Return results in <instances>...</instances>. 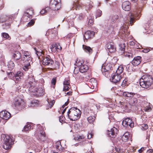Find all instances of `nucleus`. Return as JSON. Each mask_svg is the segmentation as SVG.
Returning a JSON list of instances; mask_svg holds the SVG:
<instances>
[{
	"instance_id": "f257e3e1",
	"label": "nucleus",
	"mask_w": 153,
	"mask_h": 153,
	"mask_svg": "<svg viewBox=\"0 0 153 153\" xmlns=\"http://www.w3.org/2000/svg\"><path fill=\"white\" fill-rule=\"evenodd\" d=\"M81 111L76 107H72L67 112V116L71 121H75L79 118Z\"/></svg>"
},
{
	"instance_id": "f03ea898",
	"label": "nucleus",
	"mask_w": 153,
	"mask_h": 153,
	"mask_svg": "<svg viewBox=\"0 0 153 153\" xmlns=\"http://www.w3.org/2000/svg\"><path fill=\"white\" fill-rule=\"evenodd\" d=\"M153 82L152 77L149 75H144L140 80V86L143 88H147L152 84Z\"/></svg>"
},
{
	"instance_id": "7ed1b4c3",
	"label": "nucleus",
	"mask_w": 153,
	"mask_h": 153,
	"mask_svg": "<svg viewBox=\"0 0 153 153\" xmlns=\"http://www.w3.org/2000/svg\"><path fill=\"white\" fill-rule=\"evenodd\" d=\"M36 82L35 81V79L33 76H29L25 81L23 85L25 88H28L30 92L33 91V89L35 88Z\"/></svg>"
},
{
	"instance_id": "20e7f679",
	"label": "nucleus",
	"mask_w": 153,
	"mask_h": 153,
	"mask_svg": "<svg viewBox=\"0 0 153 153\" xmlns=\"http://www.w3.org/2000/svg\"><path fill=\"white\" fill-rule=\"evenodd\" d=\"M3 148L6 150L10 149L12 146L14 144V140L11 135H5L4 140Z\"/></svg>"
},
{
	"instance_id": "39448f33",
	"label": "nucleus",
	"mask_w": 153,
	"mask_h": 153,
	"mask_svg": "<svg viewBox=\"0 0 153 153\" xmlns=\"http://www.w3.org/2000/svg\"><path fill=\"white\" fill-rule=\"evenodd\" d=\"M31 92L34 93L33 95L40 97L44 94L45 90L42 85L39 86L38 87L36 86Z\"/></svg>"
},
{
	"instance_id": "423d86ee",
	"label": "nucleus",
	"mask_w": 153,
	"mask_h": 153,
	"mask_svg": "<svg viewBox=\"0 0 153 153\" xmlns=\"http://www.w3.org/2000/svg\"><path fill=\"white\" fill-rule=\"evenodd\" d=\"M25 104L24 101L23 99L19 97H16L14 100V105L16 109H19L20 107L23 106Z\"/></svg>"
},
{
	"instance_id": "0eeeda50",
	"label": "nucleus",
	"mask_w": 153,
	"mask_h": 153,
	"mask_svg": "<svg viewBox=\"0 0 153 153\" xmlns=\"http://www.w3.org/2000/svg\"><path fill=\"white\" fill-rule=\"evenodd\" d=\"M51 8L54 10H58L61 7L60 0H51Z\"/></svg>"
},
{
	"instance_id": "6e6552de",
	"label": "nucleus",
	"mask_w": 153,
	"mask_h": 153,
	"mask_svg": "<svg viewBox=\"0 0 153 153\" xmlns=\"http://www.w3.org/2000/svg\"><path fill=\"white\" fill-rule=\"evenodd\" d=\"M42 60V64L45 65L51 66L54 63L53 61L49 56H44Z\"/></svg>"
},
{
	"instance_id": "1a4fd4ad",
	"label": "nucleus",
	"mask_w": 153,
	"mask_h": 153,
	"mask_svg": "<svg viewBox=\"0 0 153 153\" xmlns=\"http://www.w3.org/2000/svg\"><path fill=\"white\" fill-rule=\"evenodd\" d=\"M122 124L126 128L130 127L132 128L134 126V123L131 119L129 118H125L123 121Z\"/></svg>"
},
{
	"instance_id": "9d476101",
	"label": "nucleus",
	"mask_w": 153,
	"mask_h": 153,
	"mask_svg": "<svg viewBox=\"0 0 153 153\" xmlns=\"http://www.w3.org/2000/svg\"><path fill=\"white\" fill-rule=\"evenodd\" d=\"M106 48L111 53H114L116 51V48L114 45L113 42H109L106 44L105 45Z\"/></svg>"
},
{
	"instance_id": "9b49d317",
	"label": "nucleus",
	"mask_w": 153,
	"mask_h": 153,
	"mask_svg": "<svg viewBox=\"0 0 153 153\" xmlns=\"http://www.w3.org/2000/svg\"><path fill=\"white\" fill-rule=\"evenodd\" d=\"M10 117V114L7 111H2L0 112V117L3 119L7 120Z\"/></svg>"
},
{
	"instance_id": "f8f14e48",
	"label": "nucleus",
	"mask_w": 153,
	"mask_h": 153,
	"mask_svg": "<svg viewBox=\"0 0 153 153\" xmlns=\"http://www.w3.org/2000/svg\"><path fill=\"white\" fill-rule=\"evenodd\" d=\"M121 79L120 75L116 74L113 75L110 79L111 81L113 83L116 84L119 83Z\"/></svg>"
},
{
	"instance_id": "ddd939ff",
	"label": "nucleus",
	"mask_w": 153,
	"mask_h": 153,
	"mask_svg": "<svg viewBox=\"0 0 153 153\" xmlns=\"http://www.w3.org/2000/svg\"><path fill=\"white\" fill-rule=\"evenodd\" d=\"M117 131V128L114 127L111 128L110 131L108 130L107 131V134L109 137L111 138H114L116 136V132Z\"/></svg>"
},
{
	"instance_id": "4468645a",
	"label": "nucleus",
	"mask_w": 153,
	"mask_h": 153,
	"mask_svg": "<svg viewBox=\"0 0 153 153\" xmlns=\"http://www.w3.org/2000/svg\"><path fill=\"white\" fill-rule=\"evenodd\" d=\"M37 133L38 137L37 138L38 140L40 141H44L46 139V135L44 131L41 130Z\"/></svg>"
},
{
	"instance_id": "2eb2a0df",
	"label": "nucleus",
	"mask_w": 153,
	"mask_h": 153,
	"mask_svg": "<svg viewBox=\"0 0 153 153\" xmlns=\"http://www.w3.org/2000/svg\"><path fill=\"white\" fill-rule=\"evenodd\" d=\"M94 34V32L92 31H87L85 33L84 37L86 40H87L88 39L93 38Z\"/></svg>"
},
{
	"instance_id": "dca6fc26",
	"label": "nucleus",
	"mask_w": 153,
	"mask_h": 153,
	"mask_svg": "<svg viewBox=\"0 0 153 153\" xmlns=\"http://www.w3.org/2000/svg\"><path fill=\"white\" fill-rule=\"evenodd\" d=\"M34 49L35 51L37 56H38L39 59H42L45 56L44 55V53L41 49H38L36 48H34Z\"/></svg>"
},
{
	"instance_id": "f3484780",
	"label": "nucleus",
	"mask_w": 153,
	"mask_h": 153,
	"mask_svg": "<svg viewBox=\"0 0 153 153\" xmlns=\"http://www.w3.org/2000/svg\"><path fill=\"white\" fill-rule=\"evenodd\" d=\"M141 57L140 56L135 57L131 61L132 64L134 66H137L141 62Z\"/></svg>"
},
{
	"instance_id": "a211bd4d",
	"label": "nucleus",
	"mask_w": 153,
	"mask_h": 153,
	"mask_svg": "<svg viewBox=\"0 0 153 153\" xmlns=\"http://www.w3.org/2000/svg\"><path fill=\"white\" fill-rule=\"evenodd\" d=\"M130 3L128 1L124 2L122 4L123 9L126 11H129L130 10Z\"/></svg>"
},
{
	"instance_id": "6ab92c4d",
	"label": "nucleus",
	"mask_w": 153,
	"mask_h": 153,
	"mask_svg": "<svg viewBox=\"0 0 153 153\" xmlns=\"http://www.w3.org/2000/svg\"><path fill=\"white\" fill-rule=\"evenodd\" d=\"M34 10L32 8L27 9L26 12H25L24 15L29 18H31L32 15L33 14Z\"/></svg>"
},
{
	"instance_id": "aec40b11",
	"label": "nucleus",
	"mask_w": 153,
	"mask_h": 153,
	"mask_svg": "<svg viewBox=\"0 0 153 153\" xmlns=\"http://www.w3.org/2000/svg\"><path fill=\"white\" fill-rule=\"evenodd\" d=\"M51 49L52 50H53V51H61L62 48L59 44L54 43L52 45Z\"/></svg>"
},
{
	"instance_id": "412c9836",
	"label": "nucleus",
	"mask_w": 153,
	"mask_h": 153,
	"mask_svg": "<svg viewBox=\"0 0 153 153\" xmlns=\"http://www.w3.org/2000/svg\"><path fill=\"white\" fill-rule=\"evenodd\" d=\"M136 95H137L136 93L127 91L124 92L123 94V97H133Z\"/></svg>"
},
{
	"instance_id": "4be33fe9",
	"label": "nucleus",
	"mask_w": 153,
	"mask_h": 153,
	"mask_svg": "<svg viewBox=\"0 0 153 153\" xmlns=\"http://www.w3.org/2000/svg\"><path fill=\"white\" fill-rule=\"evenodd\" d=\"M13 57L15 60L19 59L22 57L21 53L18 51H14L13 55Z\"/></svg>"
},
{
	"instance_id": "5701e85b",
	"label": "nucleus",
	"mask_w": 153,
	"mask_h": 153,
	"mask_svg": "<svg viewBox=\"0 0 153 153\" xmlns=\"http://www.w3.org/2000/svg\"><path fill=\"white\" fill-rule=\"evenodd\" d=\"M49 31L51 32L50 36L53 39L54 38L56 37L57 35V32L56 29L55 28L49 29Z\"/></svg>"
},
{
	"instance_id": "b1692460",
	"label": "nucleus",
	"mask_w": 153,
	"mask_h": 153,
	"mask_svg": "<svg viewBox=\"0 0 153 153\" xmlns=\"http://www.w3.org/2000/svg\"><path fill=\"white\" fill-rule=\"evenodd\" d=\"M51 10V8L48 6L43 8L40 11V14L42 15H46L47 13Z\"/></svg>"
},
{
	"instance_id": "393cba45",
	"label": "nucleus",
	"mask_w": 153,
	"mask_h": 153,
	"mask_svg": "<svg viewBox=\"0 0 153 153\" xmlns=\"http://www.w3.org/2000/svg\"><path fill=\"white\" fill-rule=\"evenodd\" d=\"M88 69V67L87 65H84L81 66L79 68V70L80 72L85 73Z\"/></svg>"
},
{
	"instance_id": "a878e982",
	"label": "nucleus",
	"mask_w": 153,
	"mask_h": 153,
	"mask_svg": "<svg viewBox=\"0 0 153 153\" xmlns=\"http://www.w3.org/2000/svg\"><path fill=\"white\" fill-rule=\"evenodd\" d=\"M32 58L31 56H29L28 57H22L21 60L23 62V63L30 62V63L32 60Z\"/></svg>"
},
{
	"instance_id": "bb28decb",
	"label": "nucleus",
	"mask_w": 153,
	"mask_h": 153,
	"mask_svg": "<svg viewBox=\"0 0 153 153\" xmlns=\"http://www.w3.org/2000/svg\"><path fill=\"white\" fill-rule=\"evenodd\" d=\"M129 135L128 132H126L121 137L122 140L125 142H127L128 140Z\"/></svg>"
},
{
	"instance_id": "cd10ccee",
	"label": "nucleus",
	"mask_w": 153,
	"mask_h": 153,
	"mask_svg": "<svg viewBox=\"0 0 153 153\" xmlns=\"http://www.w3.org/2000/svg\"><path fill=\"white\" fill-rule=\"evenodd\" d=\"M23 74L20 71L18 72L15 75V77L17 81L20 80L21 78L23 77Z\"/></svg>"
},
{
	"instance_id": "c85d7f7f",
	"label": "nucleus",
	"mask_w": 153,
	"mask_h": 153,
	"mask_svg": "<svg viewBox=\"0 0 153 153\" xmlns=\"http://www.w3.org/2000/svg\"><path fill=\"white\" fill-rule=\"evenodd\" d=\"M112 67L111 65H107L105 66L104 68H102V71L104 72H108L111 69Z\"/></svg>"
},
{
	"instance_id": "c756f323",
	"label": "nucleus",
	"mask_w": 153,
	"mask_h": 153,
	"mask_svg": "<svg viewBox=\"0 0 153 153\" xmlns=\"http://www.w3.org/2000/svg\"><path fill=\"white\" fill-rule=\"evenodd\" d=\"M130 104L132 105H136L137 104V99L135 97L131 98L129 100Z\"/></svg>"
},
{
	"instance_id": "7c9ffc66",
	"label": "nucleus",
	"mask_w": 153,
	"mask_h": 153,
	"mask_svg": "<svg viewBox=\"0 0 153 153\" xmlns=\"http://www.w3.org/2000/svg\"><path fill=\"white\" fill-rule=\"evenodd\" d=\"M82 48L84 51L86 52L91 53L92 52V49L89 46L83 45Z\"/></svg>"
},
{
	"instance_id": "2f4dec72",
	"label": "nucleus",
	"mask_w": 153,
	"mask_h": 153,
	"mask_svg": "<svg viewBox=\"0 0 153 153\" xmlns=\"http://www.w3.org/2000/svg\"><path fill=\"white\" fill-rule=\"evenodd\" d=\"M119 46V50L120 51V53L121 54L123 53L125 50V45L124 43H122L120 44Z\"/></svg>"
},
{
	"instance_id": "473e14b6",
	"label": "nucleus",
	"mask_w": 153,
	"mask_h": 153,
	"mask_svg": "<svg viewBox=\"0 0 153 153\" xmlns=\"http://www.w3.org/2000/svg\"><path fill=\"white\" fill-rule=\"evenodd\" d=\"M135 17L133 13H131L129 18V24L131 25H132L135 22Z\"/></svg>"
},
{
	"instance_id": "72a5a7b5",
	"label": "nucleus",
	"mask_w": 153,
	"mask_h": 153,
	"mask_svg": "<svg viewBox=\"0 0 153 153\" xmlns=\"http://www.w3.org/2000/svg\"><path fill=\"white\" fill-rule=\"evenodd\" d=\"M31 124L30 123H28L24 127L22 131H30L31 129Z\"/></svg>"
},
{
	"instance_id": "f704fd0d",
	"label": "nucleus",
	"mask_w": 153,
	"mask_h": 153,
	"mask_svg": "<svg viewBox=\"0 0 153 153\" xmlns=\"http://www.w3.org/2000/svg\"><path fill=\"white\" fill-rule=\"evenodd\" d=\"M7 66L9 70H11L14 68L15 65L13 61L10 60L8 62Z\"/></svg>"
},
{
	"instance_id": "c9c22d12",
	"label": "nucleus",
	"mask_w": 153,
	"mask_h": 153,
	"mask_svg": "<svg viewBox=\"0 0 153 153\" xmlns=\"http://www.w3.org/2000/svg\"><path fill=\"white\" fill-rule=\"evenodd\" d=\"M55 148L57 149L60 151L62 150V146L61 144V142L60 141H58L55 143Z\"/></svg>"
},
{
	"instance_id": "e433bc0d",
	"label": "nucleus",
	"mask_w": 153,
	"mask_h": 153,
	"mask_svg": "<svg viewBox=\"0 0 153 153\" xmlns=\"http://www.w3.org/2000/svg\"><path fill=\"white\" fill-rule=\"evenodd\" d=\"M84 61L82 59H77L76 61V65L78 66H80L84 63Z\"/></svg>"
},
{
	"instance_id": "4c0bfd02",
	"label": "nucleus",
	"mask_w": 153,
	"mask_h": 153,
	"mask_svg": "<svg viewBox=\"0 0 153 153\" xmlns=\"http://www.w3.org/2000/svg\"><path fill=\"white\" fill-rule=\"evenodd\" d=\"M124 68L123 66L122 65H120L117 68V71H116V74L120 75L121 74L123 71Z\"/></svg>"
},
{
	"instance_id": "58836bf2",
	"label": "nucleus",
	"mask_w": 153,
	"mask_h": 153,
	"mask_svg": "<svg viewBox=\"0 0 153 153\" xmlns=\"http://www.w3.org/2000/svg\"><path fill=\"white\" fill-rule=\"evenodd\" d=\"M24 63V66L23 68V69L25 71H27L28 70V69L30 68V63Z\"/></svg>"
},
{
	"instance_id": "ea45409f",
	"label": "nucleus",
	"mask_w": 153,
	"mask_h": 153,
	"mask_svg": "<svg viewBox=\"0 0 153 153\" xmlns=\"http://www.w3.org/2000/svg\"><path fill=\"white\" fill-rule=\"evenodd\" d=\"M112 151L115 153L116 152L119 153H122L123 152V150L119 148L115 147L112 150Z\"/></svg>"
},
{
	"instance_id": "a19ab883",
	"label": "nucleus",
	"mask_w": 153,
	"mask_h": 153,
	"mask_svg": "<svg viewBox=\"0 0 153 153\" xmlns=\"http://www.w3.org/2000/svg\"><path fill=\"white\" fill-rule=\"evenodd\" d=\"M95 119V117L94 116H90L87 118L88 120L90 123H92Z\"/></svg>"
},
{
	"instance_id": "79ce46f5",
	"label": "nucleus",
	"mask_w": 153,
	"mask_h": 153,
	"mask_svg": "<svg viewBox=\"0 0 153 153\" xmlns=\"http://www.w3.org/2000/svg\"><path fill=\"white\" fill-rule=\"evenodd\" d=\"M119 17L117 15L115 14L112 16L111 19V21L113 23L117 21Z\"/></svg>"
},
{
	"instance_id": "37998d69",
	"label": "nucleus",
	"mask_w": 153,
	"mask_h": 153,
	"mask_svg": "<svg viewBox=\"0 0 153 153\" xmlns=\"http://www.w3.org/2000/svg\"><path fill=\"white\" fill-rule=\"evenodd\" d=\"M6 72H7L8 76L11 79H12L15 76V74L13 72H9L7 71H6Z\"/></svg>"
},
{
	"instance_id": "c03bdc74",
	"label": "nucleus",
	"mask_w": 153,
	"mask_h": 153,
	"mask_svg": "<svg viewBox=\"0 0 153 153\" xmlns=\"http://www.w3.org/2000/svg\"><path fill=\"white\" fill-rule=\"evenodd\" d=\"M76 140H78V141H82L84 138V135H78L77 137H75Z\"/></svg>"
},
{
	"instance_id": "a18cd8bd",
	"label": "nucleus",
	"mask_w": 153,
	"mask_h": 153,
	"mask_svg": "<svg viewBox=\"0 0 153 153\" xmlns=\"http://www.w3.org/2000/svg\"><path fill=\"white\" fill-rule=\"evenodd\" d=\"M148 128V126L147 124H143L141 126V128L143 130H146Z\"/></svg>"
},
{
	"instance_id": "49530a36",
	"label": "nucleus",
	"mask_w": 153,
	"mask_h": 153,
	"mask_svg": "<svg viewBox=\"0 0 153 153\" xmlns=\"http://www.w3.org/2000/svg\"><path fill=\"white\" fill-rule=\"evenodd\" d=\"M23 57H28L31 56L30 53L27 51H24L23 52Z\"/></svg>"
},
{
	"instance_id": "de8ad7c7",
	"label": "nucleus",
	"mask_w": 153,
	"mask_h": 153,
	"mask_svg": "<svg viewBox=\"0 0 153 153\" xmlns=\"http://www.w3.org/2000/svg\"><path fill=\"white\" fill-rule=\"evenodd\" d=\"M35 23V20L33 19H31V21L28 23L27 25V26L28 27H30L33 25Z\"/></svg>"
},
{
	"instance_id": "09e8293b",
	"label": "nucleus",
	"mask_w": 153,
	"mask_h": 153,
	"mask_svg": "<svg viewBox=\"0 0 153 153\" xmlns=\"http://www.w3.org/2000/svg\"><path fill=\"white\" fill-rule=\"evenodd\" d=\"M39 103V102L37 100H33L31 102V103L33 106L37 105Z\"/></svg>"
},
{
	"instance_id": "8fccbe9b",
	"label": "nucleus",
	"mask_w": 153,
	"mask_h": 153,
	"mask_svg": "<svg viewBox=\"0 0 153 153\" xmlns=\"http://www.w3.org/2000/svg\"><path fill=\"white\" fill-rule=\"evenodd\" d=\"M64 85L70 86V81L69 80H65L63 82Z\"/></svg>"
},
{
	"instance_id": "3c124183",
	"label": "nucleus",
	"mask_w": 153,
	"mask_h": 153,
	"mask_svg": "<svg viewBox=\"0 0 153 153\" xmlns=\"http://www.w3.org/2000/svg\"><path fill=\"white\" fill-rule=\"evenodd\" d=\"M71 88L69 86L64 85L63 91H68Z\"/></svg>"
},
{
	"instance_id": "603ef678",
	"label": "nucleus",
	"mask_w": 153,
	"mask_h": 153,
	"mask_svg": "<svg viewBox=\"0 0 153 153\" xmlns=\"http://www.w3.org/2000/svg\"><path fill=\"white\" fill-rule=\"evenodd\" d=\"M5 16L0 17V23H2L5 22L6 20L5 18Z\"/></svg>"
},
{
	"instance_id": "864d4df0",
	"label": "nucleus",
	"mask_w": 153,
	"mask_h": 153,
	"mask_svg": "<svg viewBox=\"0 0 153 153\" xmlns=\"http://www.w3.org/2000/svg\"><path fill=\"white\" fill-rule=\"evenodd\" d=\"M2 36L6 39H8L9 37V34L6 33H3L2 34Z\"/></svg>"
},
{
	"instance_id": "5fc2aeb1",
	"label": "nucleus",
	"mask_w": 153,
	"mask_h": 153,
	"mask_svg": "<svg viewBox=\"0 0 153 153\" xmlns=\"http://www.w3.org/2000/svg\"><path fill=\"white\" fill-rule=\"evenodd\" d=\"M84 18V15L82 13L80 14L78 16V18L80 20H83Z\"/></svg>"
},
{
	"instance_id": "6e6d98bb",
	"label": "nucleus",
	"mask_w": 153,
	"mask_h": 153,
	"mask_svg": "<svg viewBox=\"0 0 153 153\" xmlns=\"http://www.w3.org/2000/svg\"><path fill=\"white\" fill-rule=\"evenodd\" d=\"M125 55L126 57H127L129 58H132L133 56L132 54L129 53H125Z\"/></svg>"
},
{
	"instance_id": "4d7b16f0",
	"label": "nucleus",
	"mask_w": 153,
	"mask_h": 153,
	"mask_svg": "<svg viewBox=\"0 0 153 153\" xmlns=\"http://www.w3.org/2000/svg\"><path fill=\"white\" fill-rule=\"evenodd\" d=\"M55 102V101L54 100H53L52 101H51L49 102H48V103L49 105H50V108H51Z\"/></svg>"
},
{
	"instance_id": "13d9d810",
	"label": "nucleus",
	"mask_w": 153,
	"mask_h": 153,
	"mask_svg": "<svg viewBox=\"0 0 153 153\" xmlns=\"http://www.w3.org/2000/svg\"><path fill=\"white\" fill-rule=\"evenodd\" d=\"M127 80L126 79H124L123 81L121 84V86L123 87L125 86L127 84Z\"/></svg>"
},
{
	"instance_id": "bf43d9fd",
	"label": "nucleus",
	"mask_w": 153,
	"mask_h": 153,
	"mask_svg": "<svg viewBox=\"0 0 153 153\" xmlns=\"http://www.w3.org/2000/svg\"><path fill=\"white\" fill-rule=\"evenodd\" d=\"M102 15V12L100 10H97V16L98 17H100Z\"/></svg>"
},
{
	"instance_id": "052dcab7",
	"label": "nucleus",
	"mask_w": 153,
	"mask_h": 153,
	"mask_svg": "<svg viewBox=\"0 0 153 153\" xmlns=\"http://www.w3.org/2000/svg\"><path fill=\"white\" fill-rule=\"evenodd\" d=\"M150 48H146L142 50V52L145 53H147L150 51Z\"/></svg>"
},
{
	"instance_id": "680f3d73",
	"label": "nucleus",
	"mask_w": 153,
	"mask_h": 153,
	"mask_svg": "<svg viewBox=\"0 0 153 153\" xmlns=\"http://www.w3.org/2000/svg\"><path fill=\"white\" fill-rule=\"evenodd\" d=\"M138 0H131V2L132 3L134 4L135 6H136L138 4Z\"/></svg>"
},
{
	"instance_id": "e2e57ef3",
	"label": "nucleus",
	"mask_w": 153,
	"mask_h": 153,
	"mask_svg": "<svg viewBox=\"0 0 153 153\" xmlns=\"http://www.w3.org/2000/svg\"><path fill=\"white\" fill-rule=\"evenodd\" d=\"M56 82V78H53L51 80V83L53 85H55Z\"/></svg>"
},
{
	"instance_id": "0e129e2a",
	"label": "nucleus",
	"mask_w": 153,
	"mask_h": 153,
	"mask_svg": "<svg viewBox=\"0 0 153 153\" xmlns=\"http://www.w3.org/2000/svg\"><path fill=\"white\" fill-rule=\"evenodd\" d=\"M64 117L62 116H60L59 117V121L60 122L62 123L64 121Z\"/></svg>"
},
{
	"instance_id": "69168bd1",
	"label": "nucleus",
	"mask_w": 153,
	"mask_h": 153,
	"mask_svg": "<svg viewBox=\"0 0 153 153\" xmlns=\"http://www.w3.org/2000/svg\"><path fill=\"white\" fill-rule=\"evenodd\" d=\"M93 136V134L91 133V134H89L88 135L87 137L88 138V139H90L91 138H92Z\"/></svg>"
},
{
	"instance_id": "338daca9",
	"label": "nucleus",
	"mask_w": 153,
	"mask_h": 153,
	"mask_svg": "<svg viewBox=\"0 0 153 153\" xmlns=\"http://www.w3.org/2000/svg\"><path fill=\"white\" fill-rule=\"evenodd\" d=\"M93 22L94 20L92 19L91 18L89 19L88 23L90 24H90H93Z\"/></svg>"
},
{
	"instance_id": "774afa93",
	"label": "nucleus",
	"mask_w": 153,
	"mask_h": 153,
	"mask_svg": "<svg viewBox=\"0 0 153 153\" xmlns=\"http://www.w3.org/2000/svg\"><path fill=\"white\" fill-rule=\"evenodd\" d=\"M147 153H153V149H150L147 152Z\"/></svg>"
}]
</instances>
